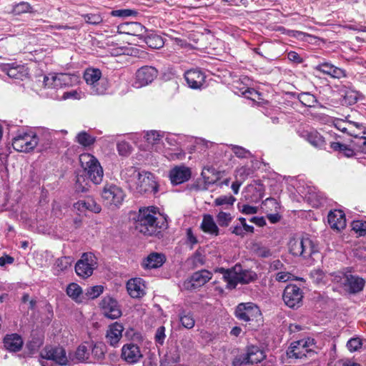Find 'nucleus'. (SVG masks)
<instances>
[{
  "label": "nucleus",
  "instance_id": "0eeeda50",
  "mask_svg": "<svg viewBox=\"0 0 366 366\" xmlns=\"http://www.w3.org/2000/svg\"><path fill=\"white\" fill-rule=\"evenodd\" d=\"M290 252L295 257L305 259L311 257L317 252V247L310 238H292L289 244Z\"/></svg>",
  "mask_w": 366,
  "mask_h": 366
},
{
  "label": "nucleus",
  "instance_id": "6ab92c4d",
  "mask_svg": "<svg viewBox=\"0 0 366 366\" xmlns=\"http://www.w3.org/2000/svg\"><path fill=\"white\" fill-rule=\"evenodd\" d=\"M192 175L191 169L184 164L175 166L169 173V177L172 184H180L187 182Z\"/></svg>",
  "mask_w": 366,
  "mask_h": 366
},
{
  "label": "nucleus",
  "instance_id": "f704fd0d",
  "mask_svg": "<svg viewBox=\"0 0 366 366\" xmlns=\"http://www.w3.org/2000/svg\"><path fill=\"white\" fill-rule=\"evenodd\" d=\"M91 348V343L86 342L85 344H82L77 347L73 357H70L69 358L75 362H85L89 357Z\"/></svg>",
  "mask_w": 366,
  "mask_h": 366
},
{
  "label": "nucleus",
  "instance_id": "ea45409f",
  "mask_svg": "<svg viewBox=\"0 0 366 366\" xmlns=\"http://www.w3.org/2000/svg\"><path fill=\"white\" fill-rule=\"evenodd\" d=\"M179 320L182 326L187 329L193 328L195 324L194 317L189 312L183 311L179 315Z\"/></svg>",
  "mask_w": 366,
  "mask_h": 366
},
{
  "label": "nucleus",
  "instance_id": "f8f14e48",
  "mask_svg": "<svg viewBox=\"0 0 366 366\" xmlns=\"http://www.w3.org/2000/svg\"><path fill=\"white\" fill-rule=\"evenodd\" d=\"M102 72L98 69H87L84 79L90 86V93L93 95H102L107 91V84L101 80Z\"/></svg>",
  "mask_w": 366,
  "mask_h": 366
},
{
  "label": "nucleus",
  "instance_id": "9b49d317",
  "mask_svg": "<svg viewBox=\"0 0 366 366\" xmlns=\"http://www.w3.org/2000/svg\"><path fill=\"white\" fill-rule=\"evenodd\" d=\"M124 197L122 189L114 184H106L102 192L104 204L114 208L119 207L122 204Z\"/></svg>",
  "mask_w": 366,
  "mask_h": 366
},
{
  "label": "nucleus",
  "instance_id": "5fc2aeb1",
  "mask_svg": "<svg viewBox=\"0 0 366 366\" xmlns=\"http://www.w3.org/2000/svg\"><path fill=\"white\" fill-rule=\"evenodd\" d=\"M147 44L152 48L159 49L164 46L163 39L159 36L149 37Z\"/></svg>",
  "mask_w": 366,
  "mask_h": 366
},
{
  "label": "nucleus",
  "instance_id": "a19ab883",
  "mask_svg": "<svg viewBox=\"0 0 366 366\" xmlns=\"http://www.w3.org/2000/svg\"><path fill=\"white\" fill-rule=\"evenodd\" d=\"M92 354L97 360H101L104 359L105 352H106V346L102 342H97L94 345H92Z\"/></svg>",
  "mask_w": 366,
  "mask_h": 366
},
{
  "label": "nucleus",
  "instance_id": "58836bf2",
  "mask_svg": "<svg viewBox=\"0 0 366 366\" xmlns=\"http://www.w3.org/2000/svg\"><path fill=\"white\" fill-rule=\"evenodd\" d=\"M32 7L31 4L26 1H21L13 5L11 13L14 15H21L24 13H31Z\"/></svg>",
  "mask_w": 366,
  "mask_h": 366
},
{
  "label": "nucleus",
  "instance_id": "393cba45",
  "mask_svg": "<svg viewBox=\"0 0 366 366\" xmlns=\"http://www.w3.org/2000/svg\"><path fill=\"white\" fill-rule=\"evenodd\" d=\"M184 79L190 88L197 89L204 83L205 75L201 70L193 69L185 72Z\"/></svg>",
  "mask_w": 366,
  "mask_h": 366
},
{
  "label": "nucleus",
  "instance_id": "bb28decb",
  "mask_svg": "<svg viewBox=\"0 0 366 366\" xmlns=\"http://www.w3.org/2000/svg\"><path fill=\"white\" fill-rule=\"evenodd\" d=\"M330 226L334 230L340 231L346 227L345 213L340 209L330 211L327 216Z\"/></svg>",
  "mask_w": 366,
  "mask_h": 366
},
{
  "label": "nucleus",
  "instance_id": "c03bdc74",
  "mask_svg": "<svg viewBox=\"0 0 366 366\" xmlns=\"http://www.w3.org/2000/svg\"><path fill=\"white\" fill-rule=\"evenodd\" d=\"M229 147L234 155L238 158L249 159L252 157V153L244 147L234 144H231Z\"/></svg>",
  "mask_w": 366,
  "mask_h": 366
},
{
  "label": "nucleus",
  "instance_id": "20e7f679",
  "mask_svg": "<svg viewBox=\"0 0 366 366\" xmlns=\"http://www.w3.org/2000/svg\"><path fill=\"white\" fill-rule=\"evenodd\" d=\"M217 272L222 274L227 287L230 289L235 288L238 284H248L257 277L254 272L244 269L239 264H235L231 269L219 268Z\"/></svg>",
  "mask_w": 366,
  "mask_h": 366
},
{
  "label": "nucleus",
  "instance_id": "4c0bfd02",
  "mask_svg": "<svg viewBox=\"0 0 366 366\" xmlns=\"http://www.w3.org/2000/svg\"><path fill=\"white\" fill-rule=\"evenodd\" d=\"M73 259L71 257H61L56 260L54 270L56 274L67 270L71 266Z\"/></svg>",
  "mask_w": 366,
  "mask_h": 366
},
{
  "label": "nucleus",
  "instance_id": "dca6fc26",
  "mask_svg": "<svg viewBox=\"0 0 366 366\" xmlns=\"http://www.w3.org/2000/svg\"><path fill=\"white\" fill-rule=\"evenodd\" d=\"M157 74V70L153 66L141 67L136 73L135 86L142 87L152 83Z\"/></svg>",
  "mask_w": 366,
  "mask_h": 366
},
{
  "label": "nucleus",
  "instance_id": "4d7b16f0",
  "mask_svg": "<svg viewBox=\"0 0 366 366\" xmlns=\"http://www.w3.org/2000/svg\"><path fill=\"white\" fill-rule=\"evenodd\" d=\"M266 208L270 209L271 211L278 212L280 209V203L274 198H267L264 202Z\"/></svg>",
  "mask_w": 366,
  "mask_h": 366
},
{
  "label": "nucleus",
  "instance_id": "603ef678",
  "mask_svg": "<svg viewBox=\"0 0 366 366\" xmlns=\"http://www.w3.org/2000/svg\"><path fill=\"white\" fill-rule=\"evenodd\" d=\"M82 16L84 21L89 24L97 25L103 21L99 14H84Z\"/></svg>",
  "mask_w": 366,
  "mask_h": 366
},
{
  "label": "nucleus",
  "instance_id": "5701e85b",
  "mask_svg": "<svg viewBox=\"0 0 366 366\" xmlns=\"http://www.w3.org/2000/svg\"><path fill=\"white\" fill-rule=\"evenodd\" d=\"M212 273L208 270L202 269L194 272L190 279L184 282L187 289H196L205 285L212 279Z\"/></svg>",
  "mask_w": 366,
  "mask_h": 366
},
{
  "label": "nucleus",
  "instance_id": "3c124183",
  "mask_svg": "<svg viewBox=\"0 0 366 366\" xmlns=\"http://www.w3.org/2000/svg\"><path fill=\"white\" fill-rule=\"evenodd\" d=\"M117 151L121 156H128L131 152L132 147L126 141H122L117 143Z\"/></svg>",
  "mask_w": 366,
  "mask_h": 366
},
{
  "label": "nucleus",
  "instance_id": "ddd939ff",
  "mask_svg": "<svg viewBox=\"0 0 366 366\" xmlns=\"http://www.w3.org/2000/svg\"><path fill=\"white\" fill-rule=\"evenodd\" d=\"M266 358L264 352L257 346H248L246 352L237 356L233 362L234 366H241L242 365L257 364Z\"/></svg>",
  "mask_w": 366,
  "mask_h": 366
},
{
  "label": "nucleus",
  "instance_id": "39448f33",
  "mask_svg": "<svg viewBox=\"0 0 366 366\" xmlns=\"http://www.w3.org/2000/svg\"><path fill=\"white\" fill-rule=\"evenodd\" d=\"M163 137V133L162 134L156 130H151L146 133L144 138L146 139L148 146L151 147V152H155L157 153L163 154L164 157L170 160L183 159L185 157V153L182 150L176 153H170L169 151L164 150Z\"/></svg>",
  "mask_w": 366,
  "mask_h": 366
},
{
  "label": "nucleus",
  "instance_id": "7ed1b4c3",
  "mask_svg": "<svg viewBox=\"0 0 366 366\" xmlns=\"http://www.w3.org/2000/svg\"><path fill=\"white\" fill-rule=\"evenodd\" d=\"M79 77L70 74H49L44 76L43 86L45 93L54 99H59L58 91L78 82Z\"/></svg>",
  "mask_w": 366,
  "mask_h": 366
},
{
  "label": "nucleus",
  "instance_id": "37998d69",
  "mask_svg": "<svg viewBox=\"0 0 366 366\" xmlns=\"http://www.w3.org/2000/svg\"><path fill=\"white\" fill-rule=\"evenodd\" d=\"M217 222L220 227H228L233 219V217L229 212H219L217 217Z\"/></svg>",
  "mask_w": 366,
  "mask_h": 366
},
{
  "label": "nucleus",
  "instance_id": "b1692460",
  "mask_svg": "<svg viewBox=\"0 0 366 366\" xmlns=\"http://www.w3.org/2000/svg\"><path fill=\"white\" fill-rule=\"evenodd\" d=\"M314 70L332 78L340 79L346 76L345 71L330 62L323 61L313 66Z\"/></svg>",
  "mask_w": 366,
  "mask_h": 366
},
{
  "label": "nucleus",
  "instance_id": "1a4fd4ad",
  "mask_svg": "<svg viewBox=\"0 0 366 366\" xmlns=\"http://www.w3.org/2000/svg\"><path fill=\"white\" fill-rule=\"evenodd\" d=\"M41 366H52V363L49 365V361L51 360L59 365H66L69 362L66 351L61 347L47 346L41 352Z\"/></svg>",
  "mask_w": 366,
  "mask_h": 366
},
{
  "label": "nucleus",
  "instance_id": "2eb2a0df",
  "mask_svg": "<svg viewBox=\"0 0 366 366\" xmlns=\"http://www.w3.org/2000/svg\"><path fill=\"white\" fill-rule=\"evenodd\" d=\"M303 292L296 285H288L284 290L282 298L285 303L291 308L299 307L302 304Z\"/></svg>",
  "mask_w": 366,
  "mask_h": 366
},
{
  "label": "nucleus",
  "instance_id": "f257e3e1",
  "mask_svg": "<svg viewBox=\"0 0 366 366\" xmlns=\"http://www.w3.org/2000/svg\"><path fill=\"white\" fill-rule=\"evenodd\" d=\"M128 188L136 194H155L158 192V184L153 174L139 171L134 167L126 168L122 172Z\"/></svg>",
  "mask_w": 366,
  "mask_h": 366
},
{
  "label": "nucleus",
  "instance_id": "49530a36",
  "mask_svg": "<svg viewBox=\"0 0 366 366\" xmlns=\"http://www.w3.org/2000/svg\"><path fill=\"white\" fill-rule=\"evenodd\" d=\"M76 138L77 142L84 147L92 145L95 141V139L86 132H79Z\"/></svg>",
  "mask_w": 366,
  "mask_h": 366
},
{
  "label": "nucleus",
  "instance_id": "412c9836",
  "mask_svg": "<svg viewBox=\"0 0 366 366\" xmlns=\"http://www.w3.org/2000/svg\"><path fill=\"white\" fill-rule=\"evenodd\" d=\"M365 285V280L357 275L351 274L344 275L343 285L350 294H356L362 291Z\"/></svg>",
  "mask_w": 366,
  "mask_h": 366
},
{
  "label": "nucleus",
  "instance_id": "2f4dec72",
  "mask_svg": "<svg viewBox=\"0 0 366 366\" xmlns=\"http://www.w3.org/2000/svg\"><path fill=\"white\" fill-rule=\"evenodd\" d=\"M59 134L57 131H44L41 133L40 137H38L39 149L40 152L46 151L51 147L53 142L56 139Z\"/></svg>",
  "mask_w": 366,
  "mask_h": 366
},
{
  "label": "nucleus",
  "instance_id": "09e8293b",
  "mask_svg": "<svg viewBox=\"0 0 366 366\" xmlns=\"http://www.w3.org/2000/svg\"><path fill=\"white\" fill-rule=\"evenodd\" d=\"M352 228L360 236L366 234V222L362 220H354L352 222Z\"/></svg>",
  "mask_w": 366,
  "mask_h": 366
},
{
  "label": "nucleus",
  "instance_id": "e433bc0d",
  "mask_svg": "<svg viewBox=\"0 0 366 366\" xmlns=\"http://www.w3.org/2000/svg\"><path fill=\"white\" fill-rule=\"evenodd\" d=\"M334 126L343 133L353 134V127L360 128L361 124L354 122H346L340 119H336L333 121Z\"/></svg>",
  "mask_w": 366,
  "mask_h": 366
},
{
  "label": "nucleus",
  "instance_id": "a211bd4d",
  "mask_svg": "<svg viewBox=\"0 0 366 366\" xmlns=\"http://www.w3.org/2000/svg\"><path fill=\"white\" fill-rule=\"evenodd\" d=\"M313 340H300L296 342H294L291 344L289 350L287 351V355L289 357L292 358H302L306 357L307 353L310 352L311 350L309 349V347L312 344Z\"/></svg>",
  "mask_w": 366,
  "mask_h": 366
},
{
  "label": "nucleus",
  "instance_id": "6e6552de",
  "mask_svg": "<svg viewBox=\"0 0 366 366\" xmlns=\"http://www.w3.org/2000/svg\"><path fill=\"white\" fill-rule=\"evenodd\" d=\"M38 144V136L31 131H18L12 139L13 148L19 152H29Z\"/></svg>",
  "mask_w": 366,
  "mask_h": 366
},
{
  "label": "nucleus",
  "instance_id": "72a5a7b5",
  "mask_svg": "<svg viewBox=\"0 0 366 366\" xmlns=\"http://www.w3.org/2000/svg\"><path fill=\"white\" fill-rule=\"evenodd\" d=\"M201 229L205 233L217 236L219 228L211 214H204L201 224Z\"/></svg>",
  "mask_w": 366,
  "mask_h": 366
},
{
  "label": "nucleus",
  "instance_id": "8fccbe9b",
  "mask_svg": "<svg viewBox=\"0 0 366 366\" xmlns=\"http://www.w3.org/2000/svg\"><path fill=\"white\" fill-rule=\"evenodd\" d=\"M104 291V287L101 285H96L89 287L85 295L89 299H94L98 297Z\"/></svg>",
  "mask_w": 366,
  "mask_h": 366
},
{
  "label": "nucleus",
  "instance_id": "79ce46f5",
  "mask_svg": "<svg viewBox=\"0 0 366 366\" xmlns=\"http://www.w3.org/2000/svg\"><path fill=\"white\" fill-rule=\"evenodd\" d=\"M298 99L305 107H312L317 102L316 97L308 92H303L298 95Z\"/></svg>",
  "mask_w": 366,
  "mask_h": 366
},
{
  "label": "nucleus",
  "instance_id": "774afa93",
  "mask_svg": "<svg viewBox=\"0 0 366 366\" xmlns=\"http://www.w3.org/2000/svg\"><path fill=\"white\" fill-rule=\"evenodd\" d=\"M132 13L129 9H119L112 11V15L114 16H129Z\"/></svg>",
  "mask_w": 366,
  "mask_h": 366
},
{
  "label": "nucleus",
  "instance_id": "864d4df0",
  "mask_svg": "<svg viewBox=\"0 0 366 366\" xmlns=\"http://www.w3.org/2000/svg\"><path fill=\"white\" fill-rule=\"evenodd\" d=\"M252 173V171L250 168L244 166L236 170V177L237 179L244 182Z\"/></svg>",
  "mask_w": 366,
  "mask_h": 366
},
{
  "label": "nucleus",
  "instance_id": "aec40b11",
  "mask_svg": "<svg viewBox=\"0 0 366 366\" xmlns=\"http://www.w3.org/2000/svg\"><path fill=\"white\" fill-rule=\"evenodd\" d=\"M0 69L10 78L14 79L23 80L29 74L27 68L24 65L18 64L17 63L2 64L0 66Z\"/></svg>",
  "mask_w": 366,
  "mask_h": 366
},
{
  "label": "nucleus",
  "instance_id": "6e6d98bb",
  "mask_svg": "<svg viewBox=\"0 0 366 366\" xmlns=\"http://www.w3.org/2000/svg\"><path fill=\"white\" fill-rule=\"evenodd\" d=\"M75 188L77 192H84L88 190V183L86 182V180L82 175L76 177Z\"/></svg>",
  "mask_w": 366,
  "mask_h": 366
},
{
  "label": "nucleus",
  "instance_id": "de8ad7c7",
  "mask_svg": "<svg viewBox=\"0 0 366 366\" xmlns=\"http://www.w3.org/2000/svg\"><path fill=\"white\" fill-rule=\"evenodd\" d=\"M236 199L232 195H223L215 199V206H232Z\"/></svg>",
  "mask_w": 366,
  "mask_h": 366
},
{
  "label": "nucleus",
  "instance_id": "c9c22d12",
  "mask_svg": "<svg viewBox=\"0 0 366 366\" xmlns=\"http://www.w3.org/2000/svg\"><path fill=\"white\" fill-rule=\"evenodd\" d=\"M66 293L76 303H81L84 300L83 290L77 283L71 282L69 284L66 289Z\"/></svg>",
  "mask_w": 366,
  "mask_h": 366
},
{
  "label": "nucleus",
  "instance_id": "338daca9",
  "mask_svg": "<svg viewBox=\"0 0 366 366\" xmlns=\"http://www.w3.org/2000/svg\"><path fill=\"white\" fill-rule=\"evenodd\" d=\"M241 212L245 214H254L257 213V208L254 206L244 204V205H242Z\"/></svg>",
  "mask_w": 366,
  "mask_h": 366
},
{
  "label": "nucleus",
  "instance_id": "69168bd1",
  "mask_svg": "<svg viewBox=\"0 0 366 366\" xmlns=\"http://www.w3.org/2000/svg\"><path fill=\"white\" fill-rule=\"evenodd\" d=\"M288 59L296 64H300L302 62V58L296 52L291 51L287 54Z\"/></svg>",
  "mask_w": 366,
  "mask_h": 366
},
{
  "label": "nucleus",
  "instance_id": "0e129e2a",
  "mask_svg": "<svg viewBox=\"0 0 366 366\" xmlns=\"http://www.w3.org/2000/svg\"><path fill=\"white\" fill-rule=\"evenodd\" d=\"M239 222H240L242 225L243 236L246 233H252L254 232L253 226L247 224L246 222L245 218H244V217L239 218Z\"/></svg>",
  "mask_w": 366,
  "mask_h": 366
},
{
  "label": "nucleus",
  "instance_id": "cd10ccee",
  "mask_svg": "<svg viewBox=\"0 0 366 366\" xmlns=\"http://www.w3.org/2000/svg\"><path fill=\"white\" fill-rule=\"evenodd\" d=\"M129 295L133 298H140L145 295L144 282L141 278H133L127 283Z\"/></svg>",
  "mask_w": 366,
  "mask_h": 366
},
{
  "label": "nucleus",
  "instance_id": "bf43d9fd",
  "mask_svg": "<svg viewBox=\"0 0 366 366\" xmlns=\"http://www.w3.org/2000/svg\"><path fill=\"white\" fill-rule=\"evenodd\" d=\"M292 274L288 272L280 271L276 274L275 280L280 282H286L290 280Z\"/></svg>",
  "mask_w": 366,
  "mask_h": 366
},
{
  "label": "nucleus",
  "instance_id": "c756f323",
  "mask_svg": "<svg viewBox=\"0 0 366 366\" xmlns=\"http://www.w3.org/2000/svg\"><path fill=\"white\" fill-rule=\"evenodd\" d=\"M300 135L313 147L320 149L325 148V138L317 131H303Z\"/></svg>",
  "mask_w": 366,
  "mask_h": 366
},
{
  "label": "nucleus",
  "instance_id": "7c9ffc66",
  "mask_svg": "<svg viewBox=\"0 0 366 366\" xmlns=\"http://www.w3.org/2000/svg\"><path fill=\"white\" fill-rule=\"evenodd\" d=\"M24 342L22 337L16 333L6 335L4 338V345L6 350L9 352H17L19 351Z\"/></svg>",
  "mask_w": 366,
  "mask_h": 366
},
{
  "label": "nucleus",
  "instance_id": "423d86ee",
  "mask_svg": "<svg viewBox=\"0 0 366 366\" xmlns=\"http://www.w3.org/2000/svg\"><path fill=\"white\" fill-rule=\"evenodd\" d=\"M79 162L87 178L94 184H97L102 181L103 169L95 157L84 153L79 156Z\"/></svg>",
  "mask_w": 366,
  "mask_h": 366
},
{
  "label": "nucleus",
  "instance_id": "473e14b6",
  "mask_svg": "<svg viewBox=\"0 0 366 366\" xmlns=\"http://www.w3.org/2000/svg\"><path fill=\"white\" fill-rule=\"evenodd\" d=\"M165 256L162 254L153 252L149 254L142 262V265L145 269L160 267L165 262Z\"/></svg>",
  "mask_w": 366,
  "mask_h": 366
},
{
  "label": "nucleus",
  "instance_id": "052dcab7",
  "mask_svg": "<svg viewBox=\"0 0 366 366\" xmlns=\"http://www.w3.org/2000/svg\"><path fill=\"white\" fill-rule=\"evenodd\" d=\"M165 328L163 326H161L157 328L156 334H155V340L160 345H162L164 340L165 339Z\"/></svg>",
  "mask_w": 366,
  "mask_h": 366
},
{
  "label": "nucleus",
  "instance_id": "a18cd8bd",
  "mask_svg": "<svg viewBox=\"0 0 366 366\" xmlns=\"http://www.w3.org/2000/svg\"><path fill=\"white\" fill-rule=\"evenodd\" d=\"M358 100V93L355 91H347L342 100L343 105L351 106L355 104Z\"/></svg>",
  "mask_w": 366,
  "mask_h": 366
},
{
  "label": "nucleus",
  "instance_id": "f03ea898",
  "mask_svg": "<svg viewBox=\"0 0 366 366\" xmlns=\"http://www.w3.org/2000/svg\"><path fill=\"white\" fill-rule=\"evenodd\" d=\"M157 208L149 207L140 209L135 222V229L147 236L156 235L167 227V223L157 217Z\"/></svg>",
  "mask_w": 366,
  "mask_h": 366
},
{
  "label": "nucleus",
  "instance_id": "13d9d810",
  "mask_svg": "<svg viewBox=\"0 0 366 366\" xmlns=\"http://www.w3.org/2000/svg\"><path fill=\"white\" fill-rule=\"evenodd\" d=\"M362 345L360 340L357 338H352L347 343V347L350 352L357 350Z\"/></svg>",
  "mask_w": 366,
  "mask_h": 366
},
{
  "label": "nucleus",
  "instance_id": "a878e982",
  "mask_svg": "<svg viewBox=\"0 0 366 366\" xmlns=\"http://www.w3.org/2000/svg\"><path fill=\"white\" fill-rule=\"evenodd\" d=\"M124 327L122 324L116 322L109 325L106 334V341L112 347H117L121 338Z\"/></svg>",
  "mask_w": 366,
  "mask_h": 366
},
{
  "label": "nucleus",
  "instance_id": "9d476101",
  "mask_svg": "<svg viewBox=\"0 0 366 366\" xmlns=\"http://www.w3.org/2000/svg\"><path fill=\"white\" fill-rule=\"evenodd\" d=\"M235 317L245 322H258L262 318L259 307L253 302L239 303L235 309Z\"/></svg>",
  "mask_w": 366,
  "mask_h": 366
},
{
  "label": "nucleus",
  "instance_id": "4468645a",
  "mask_svg": "<svg viewBox=\"0 0 366 366\" xmlns=\"http://www.w3.org/2000/svg\"><path fill=\"white\" fill-rule=\"evenodd\" d=\"M97 267V258L92 252L84 253L75 265L76 274L82 278L90 277Z\"/></svg>",
  "mask_w": 366,
  "mask_h": 366
},
{
  "label": "nucleus",
  "instance_id": "4be33fe9",
  "mask_svg": "<svg viewBox=\"0 0 366 366\" xmlns=\"http://www.w3.org/2000/svg\"><path fill=\"white\" fill-rule=\"evenodd\" d=\"M100 305L104 316L113 320L122 315L118 302L114 299L110 297H104Z\"/></svg>",
  "mask_w": 366,
  "mask_h": 366
},
{
  "label": "nucleus",
  "instance_id": "e2e57ef3",
  "mask_svg": "<svg viewBox=\"0 0 366 366\" xmlns=\"http://www.w3.org/2000/svg\"><path fill=\"white\" fill-rule=\"evenodd\" d=\"M256 253L258 257L262 258H267L272 255L270 249L264 247L258 248L256 251Z\"/></svg>",
  "mask_w": 366,
  "mask_h": 366
},
{
  "label": "nucleus",
  "instance_id": "f3484780",
  "mask_svg": "<svg viewBox=\"0 0 366 366\" xmlns=\"http://www.w3.org/2000/svg\"><path fill=\"white\" fill-rule=\"evenodd\" d=\"M121 357L129 364H135L142 359L143 355L137 345L128 343L122 347Z\"/></svg>",
  "mask_w": 366,
  "mask_h": 366
},
{
  "label": "nucleus",
  "instance_id": "c85d7f7f",
  "mask_svg": "<svg viewBox=\"0 0 366 366\" xmlns=\"http://www.w3.org/2000/svg\"><path fill=\"white\" fill-rule=\"evenodd\" d=\"M74 208L81 213L87 210L94 213H99L101 211V206L92 197H86L84 199L79 200L74 204Z\"/></svg>",
  "mask_w": 366,
  "mask_h": 366
},
{
  "label": "nucleus",
  "instance_id": "680f3d73",
  "mask_svg": "<svg viewBox=\"0 0 366 366\" xmlns=\"http://www.w3.org/2000/svg\"><path fill=\"white\" fill-rule=\"evenodd\" d=\"M80 93H79L76 90L70 91V92H66L62 94V95L59 96V99H80Z\"/></svg>",
  "mask_w": 366,
  "mask_h": 366
}]
</instances>
